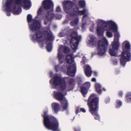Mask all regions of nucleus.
Segmentation results:
<instances>
[{"label":"nucleus","instance_id":"nucleus-23","mask_svg":"<svg viewBox=\"0 0 131 131\" xmlns=\"http://www.w3.org/2000/svg\"><path fill=\"white\" fill-rule=\"evenodd\" d=\"M113 63L114 65H116L118 64V61L115 59H114L113 60Z\"/></svg>","mask_w":131,"mask_h":131},{"label":"nucleus","instance_id":"nucleus-4","mask_svg":"<svg viewBox=\"0 0 131 131\" xmlns=\"http://www.w3.org/2000/svg\"><path fill=\"white\" fill-rule=\"evenodd\" d=\"M72 3L70 1H66L63 2V9L68 14L67 16V19H66L63 22L64 24L67 23L68 21L72 18L70 24L72 26H76L79 22V19L78 17L79 16L85 14L82 19L83 23L82 25V30L84 31V27L86 24V19H89L88 16L89 14L88 10L85 9L83 10L80 11L78 8H74L72 6Z\"/></svg>","mask_w":131,"mask_h":131},{"label":"nucleus","instance_id":"nucleus-5","mask_svg":"<svg viewBox=\"0 0 131 131\" xmlns=\"http://www.w3.org/2000/svg\"><path fill=\"white\" fill-rule=\"evenodd\" d=\"M2 10L7 13V16H10L12 12L14 15L20 14L22 10L21 6L26 10L30 9L31 6L30 0H3Z\"/></svg>","mask_w":131,"mask_h":131},{"label":"nucleus","instance_id":"nucleus-16","mask_svg":"<svg viewBox=\"0 0 131 131\" xmlns=\"http://www.w3.org/2000/svg\"><path fill=\"white\" fill-rule=\"evenodd\" d=\"M85 70V73L86 75L88 77L91 76L92 72L90 67L88 65H86Z\"/></svg>","mask_w":131,"mask_h":131},{"label":"nucleus","instance_id":"nucleus-24","mask_svg":"<svg viewBox=\"0 0 131 131\" xmlns=\"http://www.w3.org/2000/svg\"><path fill=\"white\" fill-rule=\"evenodd\" d=\"M61 9L60 7L59 6L57 7L56 9V11L57 12H61Z\"/></svg>","mask_w":131,"mask_h":131},{"label":"nucleus","instance_id":"nucleus-26","mask_svg":"<svg viewBox=\"0 0 131 131\" xmlns=\"http://www.w3.org/2000/svg\"><path fill=\"white\" fill-rule=\"evenodd\" d=\"M123 94V92L122 91H120L118 93V95L120 97H122Z\"/></svg>","mask_w":131,"mask_h":131},{"label":"nucleus","instance_id":"nucleus-8","mask_svg":"<svg viewBox=\"0 0 131 131\" xmlns=\"http://www.w3.org/2000/svg\"><path fill=\"white\" fill-rule=\"evenodd\" d=\"M47 109L42 114L43 118V123L46 128L53 131H60L58 129V123L56 119L53 116L48 115Z\"/></svg>","mask_w":131,"mask_h":131},{"label":"nucleus","instance_id":"nucleus-11","mask_svg":"<svg viewBox=\"0 0 131 131\" xmlns=\"http://www.w3.org/2000/svg\"><path fill=\"white\" fill-rule=\"evenodd\" d=\"M107 46V41L106 38L104 36H102L101 40H99L98 43L97 53H92V56H93L95 54H97L101 56L104 55L106 51Z\"/></svg>","mask_w":131,"mask_h":131},{"label":"nucleus","instance_id":"nucleus-3","mask_svg":"<svg viewBox=\"0 0 131 131\" xmlns=\"http://www.w3.org/2000/svg\"><path fill=\"white\" fill-rule=\"evenodd\" d=\"M68 79L69 83L67 84L65 79L60 76L55 75L50 81L53 89H59L60 91V92L54 91L53 95L56 99L61 101L63 111L67 110L68 106L67 100L64 96L67 94V91L72 90L73 89L72 84L74 82L73 79L69 78Z\"/></svg>","mask_w":131,"mask_h":131},{"label":"nucleus","instance_id":"nucleus-19","mask_svg":"<svg viewBox=\"0 0 131 131\" xmlns=\"http://www.w3.org/2000/svg\"><path fill=\"white\" fill-rule=\"evenodd\" d=\"M126 101L127 102H131V92H128L126 94Z\"/></svg>","mask_w":131,"mask_h":131},{"label":"nucleus","instance_id":"nucleus-17","mask_svg":"<svg viewBox=\"0 0 131 131\" xmlns=\"http://www.w3.org/2000/svg\"><path fill=\"white\" fill-rule=\"evenodd\" d=\"M52 107L53 111L56 113L59 109V105L57 103H53L52 104Z\"/></svg>","mask_w":131,"mask_h":131},{"label":"nucleus","instance_id":"nucleus-2","mask_svg":"<svg viewBox=\"0 0 131 131\" xmlns=\"http://www.w3.org/2000/svg\"><path fill=\"white\" fill-rule=\"evenodd\" d=\"M70 51V50L69 48L65 46L60 45L59 46L58 50V57L59 62L60 63H62L65 61L66 59L67 62L65 63L62 67L60 65L56 66L55 69L57 72L59 70L65 72L67 69V74L70 76H74L77 71L76 64L74 61V58L77 57L80 58L83 56V60L81 62L82 64H84L85 63L86 58L83 55L82 52H79L74 56L73 54H68L65 59L64 56L62 54V53H67Z\"/></svg>","mask_w":131,"mask_h":131},{"label":"nucleus","instance_id":"nucleus-6","mask_svg":"<svg viewBox=\"0 0 131 131\" xmlns=\"http://www.w3.org/2000/svg\"><path fill=\"white\" fill-rule=\"evenodd\" d=\"M69 35L71 38L70 43V46L73 52H75L78 49L79 43L81 40V36H78L76 31L74 29H70L69 27H66L62 30L58 35L60 37Z\"/></svg>","mask_w":131,"mask_h":131},{"label":"nucleus","instance_id":"nucleus-35","mask_svg":"<svg viewBox=\"0 0 131 131\" xmlns=\"http://www.w3.org/2000/svg\"><path fill=\"white\" fill-rule=\"evenodd\" d=\"M104 90L105 91H106V90H105V89H104Z\"/></svg>","mask_w":131,"mask_h":131},{"label":"nucleus","instance_id":"nucleus-15","mask_svg":"<svg viewBox=\"0 0 131 131\" xmlns=\"http://www.w3.org/2000/svg\"><path fill=\"white\" fill-rule=\"evenodd\" d=\"M116 27L115 28V31H114L113 30H106L107 31L106 32V35L109 38L112 37L113 36V34L112 32H111L110 31H111L112 32H113L115 33L114 34V38H115V33H118L119 35V37H118V40H119V38L120 37V35H119V33L118 32V27L117 25L116 24Z\"/></svg>","mask_w":131,"mask_h":131},{"label":"nucleus","instance_id":"nucleus-18","mask_svg":"<svg viewBox=\"0 0 131 131\" xmlns=\"http://www.w3.org/2000/svg\"><path fill=\"white\" fill-rule=\"evenodd\" d=\"M95 88L97 92L100 94L102 93L101 86L99 83H96L95 85Z\"/></svg>","mask_w":131,"mask_h":131},{"label":"nucleus","instance_id":"nucleus-21","mask_svg":"<svg viewBox=\"0 0 131 131\" xmlns=\"http://www.w3.org/2000/svg\"><path fill=\"white\" fill-rule=\"evenodd\" d=\"M79 4L80 6L82 8L84 7L85 5V2L84 1L81 0L79 1Z\"/></svg>","mask_w":131,"mask_h":131},{"label":"nucleus","instance_id":"nucleus-31","mask_svg":"<svg viewBox=\"0 0 131 131\" xmlns=\"http://www.w3.org/2000/svg\"><path fill=\"white\" fill-rule=\"evenodd\" d=\"M92 81L93 82H95L96 81V79L95 78H93L92 79Z\"/></svg>","mask_w":131,"mask_h":131},{"label":"nucleus","instance_id":"nucleus-1","mask_svg":"<svg viewBox=\"0 0 131 131\" xmlns=\"http://www.w3.org/2000/svg\"><path fill=\"white\" fill-rule=\"evenodd\" d=\"M53 4L51 0H45L37 12V15L35 19H32V16L30 14L27 16V20L29 29L31 31L30 37L33 41L37 40L43 42L45 41L47 45V49L48 52L52 49L51 41L54 39L53 35L49 28H45L44 34L46 38L43 37L42 33L40 30L41 28L40 22L37 20H41L44 19V24H47L54 17L53 13Z\"/></svg>","mask_w":131,"mask_h":131},{"label":"nucleus","instance_id":"nucleus-29","mask_svg":"<svg viewBox=\"0 0 131 131\" xmlns=\"http://www.w3.org/2000/svg\"><path fill=\"white\" fill-rule=\"evenodd\" d=\"M110 99H107V100H106L105 102L106 103H108L110 101Z\"/></svg>","mask_w":131,"mask_h":131},{"label":"nucleus","instance_id":"nucleus-32","mask_svg":"<svg viewBox=\"0 0 131 131\" xmlns=\"http://www.w3.org/2000/svg\"><path fill=\"white\" fill-rule=\"evenodd\" d=\"M39 45H40V44H41V46H40L41 47V48H42V47H43V45H42V43H39Z\"/></svg>","mask_w":131,"mask_h":131},{"label":"nucleus","instance_id":"nucleus-7","mask_svg":"<svg viewBox=\"0 0 131 131\" xmlns=\"http://www.w3.org/2000/svg\"><path fill=\"white\" fill-rule=\"evenodd\" d=\"M97 24L96 31L98 34L103 36L104 30L112 29L115 31V28L116 27V23L112 20L105 21L101 19H98L96 21Z\"/></svg>","mask_w":131,"mask_h":131},{"label":"nucleus","instance_id":"nucleus-27","mask_svg":"<svg viewBox=\"0 0 131 131\" xmlns=\"http://www.w3.org/2000/svg\"><path fill=\"white\" fill-rule=\"evenodd\" d=\"M94 28L93 26L91 27L90 28V31L93 32V31Z\"/></svg>","mask_w":131,"mask_h":131},{"label":"nucleus","instance_id":"nucleus-10","mask_svg":"<svg viewBox=\"0 0 131 131\" xmlns=\"http://www.w3.org/2000/svg\"><path fill=\"white\" fill-rule=\"evenodd\" d=\"M125 51H123L121 54L120 58V63L121 65L124 67L126 62L131 60V54L130 46L129 43L127 41H125L123 43Z\"/></svg>","mask_w":131,"mask_h":131},{"label":"nucleus","instance_id":"nucleus-33","mask_svg":"<svg viewBox=\"0 0 131 131\" xmlns=\"http://www.w3.org/2000/svg\"><path fill=\"white\" fill-rule=\"evenodd\" d=\"M79 110H77L76 112V114H77L79 113Z\"/></svg>","mask_w":131,"mask_h":131},{"label":"nucleus","instance_id":"nucleus-34","mask_svg":"<svg viewBox=\"0 0 131 131\" xmlns=\"http://www.w3.org/2000/svg\"><path fill=\"white\" fill-rule=\"evenodd\" d=\"M74 129L75 131H77L76 130V129L75 128H74Z\"/></svg>","mask_w":131,"mask_h":131},{"label":"nucleus","instance_id":"nucleus-9","mask_svg":"<svg viewBox=\"0 0 131 131\" xmlns=\"http://www.w3.org/2000/svg\"><path fill=\"white\" fill-rule=\"evenodd\" d=\"M99 98L96 97L94 94H91L88 100V104L90 111L92 115L95 116L94 118L96 119H100L97 112L99 109Z\"/></svg>","mask_w":131,"mask_h":131},{"label":"nucleus","instance_id":"nucleus-30","mask_svg":"<svg viewBox=\"0 0 131 131\" xmlns=\"http://www.w3.org/2000/svg\"><path fill=\"white\" fill-rule=\"evenodd\" d=\"M94 74V75L95 76H96L97 75V73L96 72H94L93 73Z\"/></svg>","mask_w":131,"mask_h":131},{"label":"nucleus","instance_id":"nucleus-22","mask_svg":"<svg viewBox=\"0 0 131 131\" xmlns=\"http://www.w3.org/2000/svg\"><path fill=\"white\" fill-rule=\"evenodd\" d=\"M56 17L57 19H60L62 18V16L61 15L57 14L56 15Z\"/></svg>","mask_w":131,"mask_h":131},{"label":"nucleus","instance_id":"nucleus-14","mask_svg":"<svg viewBox=\"0 0 131 131\" xmlns=\"http://www.w3.org/2000/svg\"><path fill=\"white\" fill-rule=\"evenodd\" d=\"M89 39L87 41V43L88 45L90 46H93L96 44V39L93 35H89Z\"/></svg>","mask_w":131,"mask_h":131},{"label":"nucleus","instance_id":"nucleus-12","mask_svg":"<svg viewBox=\"0 0 131 131\" xmlns=\"http://www.w3.org/2000/svg\"><path fill=\"white\" fill-rule=\"evenodd\" d=\"M119 36L118 33L115 34V38L109 50V53L111 56H117L119 46L118 38Z\"/></svg>","mask_w":131,"mask_h":131},{"label":"nucleus","instance_id":"nucleus-13","mask_svg":"<svg viewBox=\"0 0 131 131\" xmlns=\"http://www.w3.org/2000/svg\"><path fill=\"white\" fill-rule=\"evenodd\" d=\"M91 86V84L90 82H87L85 83L83 86L81 88V91L84 97L85 95L88 93V90L89 89Z\"/></svg>","mask_w":131,"mask_h":131},{"label":"nucleus","instance_id":"nucleus-28","mask_svg":"<svg viewBox=\"0 0 131 131\" xmlns=\"http://www.w3.org/2000/svg\"><path fill=\"white\" fill-rule=\"evenodd\" d=\"M50 77H52V76L53 75V73L52 72H50Z\"/></svg>","mask_w":131,"mask_h":131},{"label":"nucleus","instance_id":"nucleus-25","mask_svg":"<svg viewBox=\"0 0 131 131\" xmlns=\"http://www.w3.org/2000/svg\"><path fill=\"white\" fill-rule=\"evenodd\" d=\"M85 110L83 108H81L80 109V112H82L83 113H85L86 112Z\"/></svg>","mask_w":131,"mask_h":131},{"label":"nucleus","instance_id":"nucleus-20","mask_svg":"<svg viewBox=\"0 0 131 131\" xmlns=\"http://www.w3.org/2000/svg\"><path fill=\"white\" fill-rule=\"evenodd\" d=\"M122 105V103L121 101L119 100H117L116 102V107L118 108L120 107Z\"/></svg>","mask_w":131,"mask_h":131}]
</instances>
